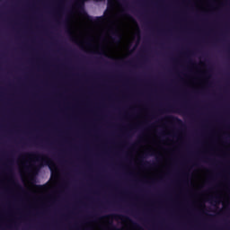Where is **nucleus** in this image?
<instances>
[{
    "mask_svg": "<svg viewBox=\"0 0 230 230\" xmlns=\"http://www.w3.org/2000/svg\"><path fill=\"white\" fill-rule=\"evenodd\" d=\"M199 204H206V202H203V203H199Z\"/></svg>",
    "mask_w": 230,
    "mask_h": 230,
    "instance_id": "4468645a",
    "label": "nucleus"
},
{
    "mask_svg": "<svg viewBox=\"0 0 230 230\" xmlns=\"http://www.w3.org/2000/svg\"><path fill=\"white\" fill-rule=\"evenodd\" d=\"M98 204H103V203H98Z\"/></svg>",
    "mask_w": 230,
    "mask_h": 230,
    "instance_id": "2eb2a0df",
    "label": "nucleus"
},
{
    "mask_svg": "<svg viewBox=\"0 0 230 230\" xmlns=\"http://www.w3.org/2000/svg\"><path fill=\"white\" fill-rule=\"evenodd\" d=\"M24 166H26V162L24 159H22V161L20 163V168H24Z\"/></svg>",
    "mask_w": 230,
    "mask_h": 230,
    "instance_id": "20e7f679",
    "label": "nucleus"
},
{
    "mask_svg": "<svg viewBox=\"0 0 230 230\" xmlns=\"http://www.w3.org/2000/svg\"><path fill=\"white\" fill-rule=\"evenodd\" d=\"M77 204H88V203H77Z\"/></svg>",
    "mask_w": 230,
    "mask_h": 230,
    "instance_id": "f8f14e48",
    "label": "nucleus"
},
{
    "mask_svg": "<svg viewBox=\"0 0 230 230\" xmlns=\"http://www.w3.org/2000/svg\"><path fill=\"white\" fill-rule=\"evenodd\" d=\"M131 204H136V203H131Z\"/></svg>",
    "mask_w": 230,
    "mask_h": 230,
    "instance_id": "dca6fc26",
    "label": "nucleus"
},
{
    "mask_svg": "<svg viewBox=\"0 0 230 230\" xmlns=\"http://www.w3.org/2000/svg\"><path fill=\"white\" fill-rule=\"evenodd\" d=\"M146 150H149V152H152V151L156 152V150H155L154 147L152 146L146 148Z\"/></svg>",
    "mask_w": 230,
    "mask_h": 230,
    "instance_id": "423d86ee",
    "label": "nucleus"
},
{
    "mask_svg": "<svg viewBox=\"0 0 230 230\" xmlns=\"http://www.w3.org/2000/svg\"><path fill=\"white\" fill-rule=\"evenodd\" d=\"M197 6L199 10H208V0H197Z\"/></svg>",
    "mask_w": 230,
    "mask_h": 230,
    "instance_id": "7ed1b4c3",
    "label": "nucleus"
},
{
    "mask_svg": "<svg viewBox=\"0 0 230 230\" xmlns=\"http://www.w3.org/2000/svg\"><path fill=\"white\" fill-rule=\"evenodd\" d=\"M210 204H212V205H215V206H220V204H226L225 202H215V203H213V202H210Z\"/></svg>",
    "mask_w": 230,
    "mask_h": 230,
    "instance_id": "39448f33",
    "label": "nucleus"
},
{
    "mask_svg": "<svg viewBox=\"0 0 230 230\" xmlns=\"http://www.w3.org/2000/svg\"><path fill=\"white\" fill-rule=\"evenodd\" d=\"M111 1H112L111 2L112 6H116V0H110L109 3H111Z\"/></svg>",
    "mask_w": 230,
    "mask_h": 230,
    "instance_id": "0eeeda50",
    "label": "nucleus"
},
{
    "mask_svg": "<svg viewBox=\"0 0 230 230\" xmlns=\"http://www.w3.org/2000/svg\"><path fill=\"white\" fill-rule=\"evenodd\" d=\"M40 202H44V199L40 200Z\"/></svg>",
    "mask_w": 230,
    "mask_h": 230,
    "instance_id": "ddd939ff",
    "label": "nucleus"
},
{
    "mask_svg": "<svg viewBox=\"0 0 230 230\" xmlns=\"http://www.w3.org/2000/svg\"><path fill=\"white\" fill-rule=\"evenodd\" d=\"M5 204H13V203H5ZM22 204H26V203H22Z\"/></svg>",
    "mask_w": 230,
    "mask_h": 230,
    "instance_id": "9d476101",
    "label": "nucleus"
},
{
    "mask_svg": "<svg viewBox=\"0 0 230 230\" xmlns=\"http://www.w3.org/2000/svg\"><path fill=\"white\" fill-rule=\"evenodd\" d=\"M50 170H52V171H53V170H57V167H55V166H54V168H53V167H50Z\"/></svg>",
    "mask_w": 230,
    "mask_h": 230,
    "instance_id": "1a4fd4ad",
    "label": "nucleus"
},
{
    "mask_svg": "<svg viewBox=\"0 0 230 230\" xmlns=\"http://www.w3.org/2000/svg\"><path fill=\"white\" fill-rule=\"evenodd\" d=\"M22 179L24 185L27 188V190H29V191L36 193L40 197H44V195H46V193L48 192V189H46V187L35 185L33 175L25 176L24 174H22Z\"/></svg>",
    "mask_w": 230,
    "mask_h": 230,
    "instance_id": "f03ea898",
    "label": "nucleus"
},
{
    "mask_svg": "<svg viewBox=\"0 0 230 230\" xmlns=\"http://www.w3.org/2000/svg\"><path fill=\"white\" fill-rule=\"evenodd\" d=\"M150 204H155V203H150ZM172 204H197V203H172Z\"/></svg>",
    "mask_w": 230,
    "mask_h": 230,
    "instance_id": "6e6552de",
    "label": "nucleus"
},
{
    "mask_svg": "<svg viewBox=\"0 0 230 230\" xmlns=\"http://www.w3.org/2000/svg\"><path fill=\"white\" fill-rule=\"evenodd\" d=\"M135 226H137V227H139V225L136 224Z\"/></svg>",
    "mask_w": 230,
    "mask_h": 230,
    "instance_id": "9b49d317",
    "label": "nucleus"
},
{
    "mask_svg": "<svg viewBox=\"0 0 230 230\" xmlns=\"http://www.w3.org/2000/svg\"><path fill=\"white\" fill-rule=\"evenodd\" d=\"M72 39L86 51L101 53L108 58L119 60L128 57L132 41L139 42V27L132 17L124 14L110 25H90L80 14L69 22Z\"/></svg>",
    "mask_w": 230,
    "mask_h": 230,
    "instance_id": "f257e3e1",
    "label": "nucleus"
}]
</instances>
